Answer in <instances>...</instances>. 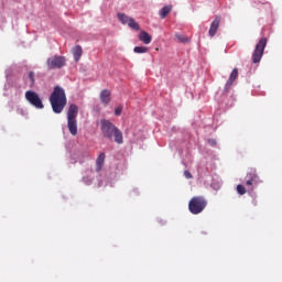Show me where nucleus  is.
<instances>
[{"mask_svg": "<svg viewBox=\"0 0 282 282\" xmlns=\"http://www.w3.org/2000/svg\"><path fill=\"white\" fill-rule=\"evenodd\" d=\"M100 130L104 138L107 140H113L116 144H123L124 138L122 137V131L116 127V124L111 123V121L104 119L100 121Z\"/></svg>", "mask_w": 282, "mask_h": 282, "instance_id": "nucleus-1", "label": "nucleus"}, {"mask_svg": "<svg viewBox=\"0 0 282 282\" xmlns=\"http://www.w3.org/2000/svg\"><path fill=\"white\" fill-rule=\"evenodd\" d=\"M50 104L54 113H63V109L67 107V95L61 86H55L50 96Z\"/></svg>", "mask_w": 282, "mask_h": 282, "instance_id": "nucleus-2", "label": "nucleus"}, {"mask_svg": "<svg viewBox=\"0 0 282 282\" xmlns=\"http://www.w3.org/2000/svg\"><path fill=\"white\" fill-rule=\"evenodd\" d=\"M78 106L73 104L69 106L67 111V128L72 135H78Z\"/></svg>", "mask_w": 282, "mask_h": 282, "instance_id": "nucleus-3", "label": "nucleus"}, {"mask_svg": "<svg viewBox=\"0 0 282 282\" xmlns=\"http://www.w3.org/2000/svg\"><path fill=\"white\" fill-rule=\"evenodd\" d=\"M208 206V202L204 196H194L188 203V210L192 215H199Z\"/></svg>", "mask_w": 282, "mask_h": 282, "instance_id": "nucleus-4", "label": "nucleus"}, {"mask_svg": "<svg viewBox=\"0 0 282 282\" xmlns=\"http://www.w3.org/2000/svg\"><path fill=\"white\" fill-rule=\"evenodd\" d=\"M265 45H268V39L262 37L256 45V48L252 53L251 61L252 63H261V58H263V52H265Z\"/></svg>", "mask_w": 282, "mask_h": 282, "instance_id": "nucleus-5", "label": "nucleus"}, {"mask_svg": "<svg viewBox=\"0 0 282 282\" xmlns=\"http://www.w3.org/2000/svg\"><path fill=\"white\" fill-rule=\"evenodd\" d=\"M263 181L257 175V170L250 169L247 173V181L246 186L248 187V191L252 192L254 191V186H259V184H262Z\"/></svg>", "mask_w": 282, "mask_h": 282, "instance_id": "nucleus-6", "label": "nucleus"}, {"mask_svg": "<svg viewBox=\"0 0 282 282\" xmlns=\"http://www.w3.org/2000/svg\"><path fill=\"white\" fill-rule=\"evenodd\" d=\"M25 99L28 102H30V105H32V107H35V109H43L45 107L41 96H39V93L34 90L25 91Z\"/></svg>", "mask_w": 282, "mask_h": 282, "instance_id": "nucleus-7", "label": "nucleus"}, {"mask_svg": "<svg viewBox=\"0 0 282 282\" xmlns=\"http://www.w3.org/2000/svg\"><path fill=\"white\" fill-rule=\"evenodd\" d=\"M65 63H67V59H65V56H52L48 57L46 61V65L48 69H61L65 67Z\"/></svg>", "mask_w": 282, "mask_h": 282, "instance_id": "nucleus-8", "label": "nucleus"}, {"mask_svg": "<svg viewBox=\"0 0 282 282\" xmlns=\"http://www.w3.org/2000/svg\"><path fill=\"white\" fill-rule=\"evenodd\" d=\"M220 23H221V17L217 15L210 24L209 36H215V34H217Z\"/></svg>", "mask_w": 282, "mask_h": 282, "instance_id": "nucleus-9", "label": "nucleus"}, {"mask_svg": "<svg viewBox=\"0 0 282 282\" xmlns=\"http://www.w3.org/2000/svg\"><path fill=\"white\" fill-rule=\"evenodd\" d=\"M237 76H239V69L234 68L230 76H229V79L226 83V86H225L226 91H228V89H230V87H232L235 80H237Z\"/></svg>", "mask_w": 282, "mask_h": 282, "instance_id": "nucleus-10", "label": "nucleus"}, {"mask_svg": "<svg viewBox=\"0 0 282 282\" xmlns=\"http://www.w3.org/2000/svg\"><path fill=\"white\" fill-rule=\"evenodd\" d=\"M100 101H101V105H105V106L109 105L111 102V90L109 89L101 90Z\"/></svg>", "mask_w": 282, "mask_h": 282, "instance_id": "nucleus-11", "label": "nucleus"}, {"mask_svg": "<svg viewBox=\"0 0 282 282\" xmlns=\"http://www.w3.org/2000/svg\"><path fill=\"white\" fill-rule=\"evenodd\" d=\"M139 41L144 43V45H149L153 41V37L147 31H141L139 33Z\"/></svg>", "mask_w": 282, "mask_h": 282, "instance_id": "nucleus-12", "label": "nucleus"}, {"mask_svg": "<svg viewBox=\"0 0 282 282\" xmlns=\"http://www.w3.org/2000/svg\"><path fill=\"white\" fill-rule=\"evenodd\" d=\"M73 56L76 63L80 61V56H83V47L80 45L73 47Z\"/></svg>", "mask_w": 282, "mask_h": 282, "instance_id": "nucleus-13", "label": "nucleus"}, {"mask_svg": "<svg viewBox=\"0 0 282 282\" xmlns=\"http://www.w3.org/2000/svg\"><path fill=\"white\" fill-rule=\"evenodd\" d=\"M172 10H173V6H165V7H163L159 11L160 18L161 19H166V17H169V14H171Z\"/></svg>", "mask_w": 282, "mask_h": 282, "instance_id": "nucleus-14", "label": "nucleus"}, {"mask_svg": "<svg viewBox=\"0 0 282 282\" xmlns=\"http://www.w3.org/2000/svg\"><path fill=\"white\" fill-rule=\"evenodd\" d=\"M105 164V153H100L96 160V171H101Z\"/></svg>", "mask_w": 282, "mask_h": 282, "instance_id": "nucleus-15", "label": "nucleus"}, {"mask_svg": "<svg viewBox=\"0 0 282 282\" xmlns=\"http://www.w3.org/2000/svg\"><path fill=\"white\" fill-rule=\"evenodd\" d=\"M117 17H118L120 23H122L123 25H128L129 20L131 19V17H129L124 13H118Z\"/></svg>", "mask_w": 282, "mask_h": 282, "instance_id": "nucleus-16", "label": "nucleus"}, {"mask_svg": "<svg viewBox=\"0 0 282 282\" xmlns=\"http://www.w3.org/2000/svg\"><path fill=\"white\" fill-rule=\"evenodd\" d=\"M128 28H131V30H135V32L140 31V24H138V22H135L133 18L129 20Z\"/></svg>", "mask_w": 282, "mask_h": 282, "instance_id": "nucleus-17", "label": "nucleus"}, {"mask_svg": "<svg viewBox=\"0 0 282 282\" xmlns=\"http://www.w3.org/2000/svg\"><path fill=\"white\" fill-rule=\"evenodd\" d=\"M175 37L177 39V41H180V43H191V39H188V36L186 35L176 33Z\"/></svg>", "mask_w": 282, "mask_h": 282, "instance_id": "nucleus-18", "label": "nucleus"}, {"mask_svg": "<svg viewBox=\"0 0 282 282\" xmlns=\"http://www.w3.org/2000/svg\"><path fill=\"white\" fill-rule=\"evenodd\" d=\"M133 52L135 54H147V52H149V47H147V46H135L133 48Z\"/></svg>", "mask_w": 282, "mask_h": 282, "instance_id": "nucleus-19", "label": "nucleus"}, {"mask_svg": "<svg viewBox=\"0 0 282 282\" xmlns=\"http://www.w3.org/2000/svg\"><path fill=\"white\" fill-rule=\"evenodd\" d=\"M237 193L238 195H246L247 193L246 187L241 184L237 185Z\"/></svg>", "mask_w": 282, "mask_h": 282, "instance_id": "nucleus-20", "label": "nucleus"}, {"mask_svg": "<svg viewBox=\"0 0 282 282\" xmlns=\"http://www.w3.org/2000/svg\"><path fill=\"white\" fill-rule=\"evenodd\" d=\"M29 78H30V87H34V84L36 80L34 79V72L29 73Z\"/></svg>", "mask_w": 282, "mask_h": 282, "instance_id": "nucleus-21", "label": "nucleus"}, {"mask_svg": "<svg viewBox=\"0 0 282 282\" xmlns=\"http://www.w3.org/2000/svg\"><path fill=\"white\" fill-rule=\"evenodd\" d=\"M122 113V106H119L115 109V116H121Z\"/></svg>", "mask_w": 282, "mask_h": 282, "instance_id": "nucleus-22", "label": "nucleus"}, {"mask_svg": "<svg viewBox=\"0 0 282 282\" xmlns=\"http://www.w3.org/2000/svg\"><path fill=\"white\" fill-rule=\"evenodd\" d=\"M184 175H185L186 180H193V174H191V173L188 172V170H185V171H184Z\"/></svg>", "mask_w": 282, "mask_h": 282, "instance_id": "nucleus-23", "label": "nucleus"}, {"mask_svg": "<svg viewBox=\"0 0 282 282\" xmlns=\"http://www.w3.org/2000/svg\"><path fill=\"white\" fill-rule=\"evenodd\" d=\"M209 144H213L215 147V144H217V141H215V139H209L208 140Z\"/></svg>", "mask_w": 282, "mask_h": 282, "instance_id": "nucleus-24", "label": "nucleus"}]
</instances>
